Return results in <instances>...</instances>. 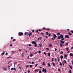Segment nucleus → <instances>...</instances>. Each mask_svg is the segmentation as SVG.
I'll use <instances>...</instances> for the list:
<instances>
[{
	"label": "nucleus",
	"mask_w": 73,
	"mask_h": 73,
	"mask_svg": "<svg viewBox=\"0 0 73 73\" xmlns=\"http://www.w3.org/2000/svg\"><path fill=\"white\" fill-rule=\"evenodd\" d=\"M53 38H52V40H54V39H55V38H57V36L55 34H54L53 35Z\"/></svg>",
	"instance_id": "nucleus-1"
},
{
	"label": "nucleus",
	"mask_w": 73,
	"mask_h": 73,
	"mask_svg": "<svg viewBox=\"0 0 73 73\" xmlns=\"http://www.w3.org/2000/svg\"><path fill=\"white\" fill-rule=\"evenodd\" d=\"M18 34H19L18 35L19 36H23V35H24V34L22 32H19Z\"/></svg>",
	"instance_id": "nucleus-2"
},
{
	"label": "nucleus",
	"mask_w": 73,
	"mask_h": 73,
	"mask_svg": "<svg viewBox=\"0 0 73 73\" xmlns=\"http://www.w3.org/2000/svg\"><path fill=\"white\" fill-rule=\"evenodd\" d=\"M43 72H44V73H46V69H44V68H43V70L42 71Z\"/></svg>",
	"instance_id": "nucleus-3"
},
{
	"label": "nucleus",
	"mask_w": 73,
	"mask_h": 73,
	"mask_svg": "<svg viewBox=\"0 0 73 73\" xmlns=\"http://www.w3.org/2000/svg\"><path fill=\"white\" fill-rule=\"evenodd\" d=\"M32 33H31L29 34H27V36H29V37H30L31 36H32Z\"/></svg>",
	"instance_id": "nucleus-4"
},
{
	"label": "nucleus",
	"mask_w": 73,
	"mask_h": 73,
	"mask_svg": "<svg viewBox=\"0 0 73 73\" xmlns=\"http://www.w3.org/2000/svg\"><path fill=\"white\" fill-rule=\"evenodd\" d=\"M65 38H69V36L68 35H66L65 36Z\"/></svg>",
	"instance_id": "nucleus-5"
},
{
	"label": "nucleus",
	"mask_w": 73,
	"mask_h": 73,
	"mask_svg": "<svg viewBox=\"0 0 73 73\" xmlns=\"http://www.w3.org/2000/svg\"><path fill=\"white\" fill-rule=\"evenodd\" d=\"M34 71H35V72H38V69H35V70Z\"/></svg>",
	"instance_id": "nucleus-6"
},
{
	"label": "nucleus",
	"mask_w": 73,
	"mask_h": 73,
	"mask_svg": "<svg viewBox=\"0 0 73 73\" xmlns=\"http://www.w3.org/2000/svg\"><path fill=\"white\" fill-rule=\"evenodd\" d=\"M60 42H61V43H62V44H64V43H65V42H64L62 40H61Z\"/></svg>",
	"instance_id": "nucleus-7"
},
{
	"label": "nucleus",
	"mask_w": 73,
	"mask_h": 73,
	"mask_svg": "<svg viewBox=\"0 0 73 73\" xmlns=\"http://www.w3.org/2000/svg\"><path fill=\"white\" fill-rule=\"evenodd\" d=\"M64 58H65L66 57H68V55L66 54H64Z\"/></svg>",
	"instance_id": "nucleus-8"
},
{
	"label": "nucleus",
	"mask_w": 73,
	"mask_h": 73,
	"mask_svg": "<svg viewBox=\"0 0 73 73\" xmlns=\"http://www.w3.org/2000/svg\"><path fill=\"white\" fill-rule=\"evenodd\" d=\"M2 68L3 69V70H6L7 69V68L3 67Z\"/></svg>",
	"instance_id": "nucleus-9"
},
{
	"label": "nucleus",
	"mask_w": 73,
	"mask_h": 73,
	"mask_svg": "<svg viewBox=\"0 0 73 73\" xmlns=\"http://www.w3.org/2000/svg\"><path fill=\"white\" fill-rule=\"evenodd\" d=\"M24 53H22V57H24Z\"/></svg>",
	"instance_id": "nucleus-10"
},
{
	"label": "nucleus",
	"mask_w": 73,
	"mask_h": 73,
	"mask_svg": "<svg viewBox=\"0 0 73 73\" xmlns=\"http://www.w3.org/2000/svg\"><path fill=\"white\" fill-rule=\"evenodd\" d=\"M60 38L61 37V38H63L64 37V36H63V35H62V34H61V35H60Z\"/></svg>",
	"instance_id": "nucleus-11"
},
{
	"label": "nucleus",
	"mask_w": 73,
	"mask_h": 73,
	"mask_svg": "<svg viewBox=\"0 0 73 73\" xmlns=\"http://www.w3.org/2000/svg\"><path fill=\"white\" fill-rule=\"evenodd\" d=\"M30 57H32V56H33V54H32L31 53L30 54Z\"/></svg>",
	"instance_id": "nucleus-12"
},
{
	"label": "nucleus",
	"mask_w": 73,
	"mask_h": 73,
	"mask_svg": "<svg viewBox=\"0 0 73 73\" xmlns=\"http://www.w3.org/2000/svg\"><path fill=\"white\" fill-rule=\"evenodd\" d=\"M36 43V42H34V41H33L32 42V44H35Z\"/></svg>",
	"instance_id": "nucleus-13"
},
{
	"label": "nucleus",
	"mask_w": 73,
	"mask_h": 73,
	"mask_svg": "<svg viewBox=\"0 0 73 73\" xmlns=\"http://www.w3.org/2000/svg\"><path fill=\"white\" fill-rule=\"evenodd\" d=\"M4 54H5V52L4 51L3 52V53H2L1 54V56H3V55H4Z\"/></svg>",
	"instance_id": "nucleus-14"
},
{
	"label": "nucleus",
	"mask_w": 73,
	"mask_h": 73,
	"mask_svg": "<svg viewBox=\"0 0 73 73\" xmlns=\"http://www.w3.org/2000/svg\"><path fill=\"white\" fill-rule=\"evenodd\" d=\"M57 39H58V40H60V39H61V38H60V36H58V37L57 38Z\"/></svg>",
	"instance_id": "nucleus-15"
},
{
	"label": "nucleus",
	"mask_w": 73,
	"mask_h": 73,
	"mask_svg": "<svg viewBox=\"0 0 73 73\" xmlns=\"http://www.w3.org/2000/svg\"><path fill=\"white\" fill-rule=\"evenodd\" d=\"M63 58H64V56H63L62 55L60 56V58H61V59H62Z\"/></svg>",
	"instance_id": "nucleus-16"
},
{
	"label": "nucleus",
	"mask_w": 73,
	"mask_h": 73,
	"mask_svg": "<svg viewBox=\"0 0 73 73\" xmlns=\"http://www.w3.org/2000/svg\"><path fill=\"white\" fill-rule=\"evenodd\" d=\"M52 65L53 66H56V65L53 62H52Z\"/></svg>",
	"instance_id": "nucleus-17"
},
{
	"label": "nucleus",
	"mask_w": 73,
	"mask_h": 73,
	"mask_svg": "<svg viewBox=\"0 0 73 73\" xmlns=\"http://www.w3.org/2000/svg\"><path fill=\"white\" fill-rule=\"evenodd\" d=\"M68 33L69 35H70V36H72V33H70V32H68Z\"/></svg>",
	"instance_id": "nucleus-18"
},
{
	"label": "nucleus",
	"mask_w": 73,
	"mask_h": 73,
	"mask_svg": "<svg viewBox=\"0 0 73 73\" xmlns=\"http://www.w3.org/2000/svg\"><path fill=\"white\" fill-rule=\"evenodd\" d=\"M70 56H73V54H72V53H70Z\"/></svg>",
	"instance_id": "nucleus-19"
},
{
	"label": "nucleus",
	"mask_w": 73,
	"mask_h": 73,
	"mask_svg": "<svg viewBox=\"0 0 73 73\" xmlns=\"http://www.w3.org/2000/svg\"><path fill=\"white\" fill-rule=\"evenodd\" d=\"M57 36H59V35H61V34L60 33H57Z\"/></svg>",
	"instance_id": "nucleus-20"
},
{
	"label": "nucleus",
	"mask_w": 73,
	"mask_h": 73,
	"mask_svg": "<svg viewBox=\"0 0 73 73\" xmlns=\"http://www.w3.org/2000/svg\"><path fill=\"white\" fill-rule=\"evenodd\" d=\"M52 43H50V44L49 45V47H52Z\"/></svg>",
	"instance_id": "nucleus-21"
},
{
	"label": "nucleus",
	"mask_w": 73,
	"mask_h": 73,
	"mask_svg": "<svg viewBox=\"0 0 73 73\" xmlns=\"http://www.w3.org/2000/svg\"><path fill=\"white\" fill-rule=\"evenodd\" d=\"M41 39H42V38L41 37H40L39 38H38V40H41Z\"/></svg>",
	"instance_id": "nucleus-22"
},
{
	"label": "nucleus",
	"mask_w": 73,
	"mask_h": 73,
	"mask_svg": "<svg viewBox=\"0 0 73 73\" xmlns=\"http://www.w3.org/2000/svg\"><path fill=\"white\" fill-rule=\"evenodd\" d=\"M69 67L71 69H72V66H71L70 65H69Z\"/></svg>",
	"instance_id": "nucleus-23"
},
{
	"label": "nucleus",
	"mask_w": 73,
	"mask_h": 73,
	"mask_svg": "<svg viewBox=\"0 0 73 73\" xmlns=\"http://www.w3.org/2000/svg\"><path fill=\"white\" fill-rule=\"evenodd\" d=\"M48 55L49 56H50V53L49 52L48 53Z\"/></svg>",
	"instance_id": "nucleus-24"
},
{
	"label": "nucleus",
	"mask_w": 73,
	"mask_h": 73,
	"mask_svg": "<svg viewBox=\"0 0 73 73\" xmlns=\"http://www.w3.org/2000/svg\"><path fill=\"white\" fill-rule=\"evenodd\" d=\"M60 64V65L61 66H62V64L61 62H60L59 63Z\"/></svg>",
	"instance_id": "nucleus-25"
},
{
	"label": "nucleus",
	"mask_w": 73,
	"mask_h": 73,
	"mask_svg": "<svg viewBox=\"0 0 73 73\" xmlns=\"http://www.w3.org/2000/svg\"><path fill=\"white\" fill-rule=\"evenodd\" d=\"M46 34H47V35H49V33H48V32H46Z\"/></svg>",
	"instance_id": "nucleus-26"
},
{
	"label": "nucleus",
	"mask_w": 73,
	"mask_h": 73,
	"mask_svg": "<svg viewBox=\"0 0 73 73\" xmlns=\"http://www.w3.org/2000/svg\"><path fill=\"white\" fill-rule=\"evenodd\" d=\"M39 46L40 47L42 46V44H39Z\"/></svg>",
	"instance_id": "nucleus-27"
},
{
	"label": "nucleus",
	"mask_w": 73,
	"mask_h": 73,
	"mask_svg": "<svg viewBox=\"0 0 73 73\" xmlns=\"http://www.w3.org/2000/svg\"><path fill=\"white\" fill-rule=\"evenodd\" d=\"M35 47H37V44L36 43H35Z\"/></svg>",
	"instance_id": "nucleus-28"
},
{
	"label": "nucleus",
	"mask_w": 73,
	"mask_h": 73,
	"mask_svg": "<svg viewBox=\"0 0 73 73\" xmlns=\"http://www.w3.org/2000/svg\"><path fill=\"white\" fill-rule=\"evenodd\" d=\"M14 70V68H12L11 69V70H12V71L13 70Z\"/></svg>",
	"instance_id": "nucleus-29"
},
{
	"label": "nucleus",
	"mask_w": 73,
	"mask_h": 73,
	"mask_svg": "<svg viewBox=\"0 0 73 73\" xmlns=\"http://www.w3.org/2000/svg\"><path fill=\"white\" fill-rule=\"evenodd\" d=\"M69 73H72V70H70L69 71Z\"/></svg>",
	"instance_id": "nucleus-30"
},
{
	"label": "nucleus",
	"mask_w": 73,
	"mask_h": 73,
	"mask_svg": "<svg viewBox=\"0 0 73 73\" xmlns=\"http://www.w3.org/2000/svg\"><path fill=\"white\" fill-rule=\"evenodd\" d=\"M60 45L61 46H62V44H61V43H60Z\"/></svg>",
	"instance_id": "nucleus-31"
},
{
	"label": "nucleus",
	"mask_w": 73,
	"mask_h": 73,
	"mask_svg": "<svg viewBox=\"0 0 73 73\" xmlns=\"http://www.w3.org/2000/svg\"><path fill=\"white\" fill-rule=\"evenodd\" d=\"M48 66H50V63H48Z\"/></svg>",
	"instance_id": "nucleus-32"
},
{
	"label": "nucleus",
	"mask_w": 73,
	"mask_h": 73,
	"mask_svg": "<svg viewBox=\"0 0 73 73\" xmlns=\"http://www.w3.org/2000/svg\"><path fill=\"white\" fill-rule=\"evenodd\" d=\"M64 63H65V64H66L67 63L66 62V60H64Z\"/></svg>",
	"instance_id": "nucleus-33"
},
{
	"label": "nucleus",
	"mask_w": 73,
	"mask_h": 73,
	"mask_svg": "<svg viewBox=\"0 0 73 73\" xmlns=\"http://www.w3.org/2000/svg\"><path fill=\"white\" fill-rule=\"evenodd\" d=\"M40 34H41V35H45V34H44L43 33H40Z\"/></svg>",
	"instance_id": "nucleus-34"
},
{
	"label": "nucleus",
	"mask_w": 73,
	"mask_h": 73,
	"mask_svg": "<svg viewBox=\"0 0 73 73\" xmlns=\"http://www.w3.org/2000/svg\"><path fill=\"white\" fill-rule=\"evenodd\" d=\"M42 65L44 66L45 65V63H44V62H43L42 63Z\"/></svg>",
	"instance_id": "nucleus-35"
},
{
	"label": "nucleus",
	"mask_w": 73,
	"mask_h": 73,
	"mask_svg": "<svg viewBox=\"0 0 73 73\" xmlns=\"http://www.w3.org/2000/svg\"><path fill=\"white\" fill-rule=\"evenodd\" d=\"M44 54H45V55H46V53L45 52H44Z\"/></svg>",
	"instance_id": "nucleus-36"
},
{
	"label": "nucleus",
	"mask_w": 73,
	"mask_h": 73,
	"mask_svg": "<svg viewBox=\"0 0 73 73\" xmlns=\"http://www.w3.org/2000/svg\"><path fill=\"white\" fill-rule=\"evenodd\" d=\"M63 52L61 51L60 54H63Z\"/></svg>",
	"instance_id": "nucleus-37"
},
{
	"label": "nucleus",
	"mask_w": 73,
	"mask_h": 73,
	"mask_svg": "<svg viewBox=\"0 0 73 73\" xmlns=\"http://www.w3.org/2000/svg\"><path fill=\"white\" fill-rule=\"evenodd\" d=\"M62 63L63 64V66H64V62H62Z\"/></svg>",
	"instance_id": "nucleus-38"
},
{
	"label": "nucleus",
	"mask_w": 73,
	"mask_h": 73,
	"mask_svg": "<svg viewBox=\"0 0 73 73\" xmlns=\"http://www.w3.org/2000/svg\"><path fill=\"white\" fill-rule=\"evenodd\" d=\"M8 53L6 52V53L5 54L6 56L8 55Z\"/></svg>",
	"instance_id": "nucleus-39"
},
{
	"label": "nucleus",
	"mask_w": 73,
	"mask_h": 73,
	"mask_svg": "<svg viewBox=\"0 0 73 73\" xmlns=\"http://www.w3.org/2000/svg\"><path fill=\"white\" fill-rule=\"evenodd\" d=\"M58 71H61V70L60 68H58Z\"/></svg>",
	"instance_id": "nucleus-40"
},
{
	"label": "nucleus",
	"mask_w": 73,
	"mask_h": 73,
	"mask_svg": "<svg viewBox=\"0 0 73 73\" xmlns=\"http://www.w3.org/2000/svg\"><path fill=\"white\" fill-rule=\"evenodd\" d=\"M41 51L40 50H39L38 51V52L39 53H41Z\"/></svg>",
	"instance_id": "nucleus-41"
},
{
	"label": "nucleus",
	"mask_w": 73,
	"mask_h": 73,
	"mask_svg": "<svg viewBox=\"0 0 73 73\" xmlns=\"http://www.w3.org/2000/svg\"><path fill=\"white\" fill-rule=\"evenodd\" d=\"M30 68H32V65H30Z\"/></svg>",
	"instance_id": "nucleus-42"
},
{
	"label": "nucleus",
	"mask_w": 73,
	"mask_h": 73,
	"mask_svg": "<svg viewBox=\"0 0 73 73\" xmlns=\"http://www.w3.org/2000/svg\"><path fill=\"white\" fill-rule=\"evenodd\" d=\"M46 29V28H45V27H43L42 28V29H43L44 30L45 29Z\"/></svg>",
	"instance_id": "nucleus-43"
},
{
	"label": "nucleus",
	"mask_w": 73,
	"mask_h": 73,
	"mask_svg": "<svg viewBox=\"0 0 73 73\" xmlns=\"http://www.w3.org/2000/svg\"><path fill=\"white\" fill-rule=\"evenodd\" d=\"M37 65H38V64H36V65L35 66V67H36V66H37Z\"/></svg>",
	"instance_id": "nucleus-44"
},
{
	"label": "nucleus",
	"mask_w": 73,
	"mask_h": 73,
	"mask_svg": "<svg viewBox=\"0 0 73 73\" xmlns=\"http://www.w3.org/2000/svg\"><path fill=\"white\" fill-rule=\"evenodd\" d=\"M58 62H59V61H60V58H58Z\"/></svg>",
	"instance_id": "nucleus-45"
},
{
	"label": "nucleus",
	"mask_w": 73,
	"mask_h": 73,
	"mask_svg": "<svg viewBox=\"0 0 73 73\" xmlns=\"http://www.w3.org/2000/svg\"><path fill=\"white\" fill-rule=\"evenodd\" d=\"M41 70H40L39 71V73H41Z\"/></svg>",
	"instance_id": "nucleus-46"
},
{
	"label": "nucleus",
	"mask_w": 73,
	"mask_h": 73,
	"mask_svg": "<svg viewBox=\"0 0 73 73\" xmlns=\"http://www.w3.org/2000/svg\"><path fill=\"white\" fill-rule=\"evenodd\" d=\"M29 50H32V47H30V48H29Z\"/></svg>",
	"instance_id": "nucleus-47"
},
{
	"label": "nucleus",
	"mask_w": 73,
	"mask_h": 73,
	"mask_svg": "<svg viewBox=\"0 0 73 73\" xmlns=\"http://www.w3.org/2000/svg\"><path fill=\"white\" fill-rule=\"evenodd\" d=\"M50 29H47V31H50Z\"/></svg>",
	"instance_id": "nucleus-48"
},
{
	"label": "nucleus",
	"mask_w": 73,
	"mask_h": 73,
	"mask_svg": "<svg viewBox=\"0 0 73 73\" xmlns=\"http://www.w3.org/2000/svg\"><path fill=\"white\" fill-rule=\"evenodd\" d=\"M29 46H32V45L30 44H29Z\"/></svg>",
	"instance_id": "nucleus-49"
},
{
	"label": "nucleus",
	"mask_w": 73,
	"mask_h": 73,
	"mask_svg": "<svg viewBox=\"0 0 73 73\" xmlns=\"http://www.w3.org/2000/svg\"><path fill=\"white\" fill-rule=\"evenodd\" d=\"M19 68L20 70H21V66H19Z\"/></svg>",
	"instance_id": "nucleus-50"
},
{
	"label": "nucleus",
	"mask_w": 73,
	"mask_h": 73,
	"mask_svg": "<svg viewBox=\"0 0 73 73\" xmlns=\"http://www.w3.org/2000/svg\"><path fill=\"white\" fill-rule=\"evenodd\" d=\"M34 63V62H32L31 63V64H33Z\"/></svg>",
	"instance_id": "nucleus-51"
},
{
	"label": "nucleus",
	"mask_w": 73,
	"mask_h": 73,
	"mask_svg": "<svg viewBox=\"0 0 73 73\" xmlns=\"http://www.w3.org/2000/svg\"><path fill=\"white\" fill-rule=\"evenodd\" d=\"M61 40H64V38H61Z\"/></svg>",
	"instance_id": "nucleus-52"
},
{
	"label": "nucleus",
	"mask_w": 73,
	"mask_h": 73,
	"mask_svg": "<svg viewBox=\"0 0 73 73\" xmlns=\"http://www.w3.org/2000/svg\"><path fill=\"white\" fill-rule=\"evenodd\" d=\"M11 58V57H7V59H8H8H9V58Z\"/></svg>",
	"instance_id": "nucleus-53"
},
{
	"label": "nucleus",
	"mask_w": 73,
	"mask_h": 73,
	"mask_svg": "<svg viewBox=\"0 0 73 73\" xmlns=\"http://www.w3.org/2000/svg\"><path fill=\"white\" fill-rule=\"evenodd\" d=\"M68 45V43H66V45Z\"/></svg>",
	"instance_id": "nucleus-54"
},
{
	"label": "nucleus",
	"mask_w": 73,
	"mask_h": 73,
	"mask_svg": "<svg viewBox=\"0 0 73 73\" xmlns=\"http://www.w3.org/2000/svg\"><path fill=\"white\" fill-rule=\"evenodd\" d=\"M53 59H54L53 58H52V61H54Z\"/></svg>",
	"instance_id": "nucleus-55"
},
{
	"label": "nucleus",
	"mask_w": 73,
	"mask_h": 73,
	"mask_svg": "<svg viewBox=\"0 0 73 73\" xmlns=\"http://www.w3.org/2000/svg\"><path fill=\"white\" fill-rule=\"evenodd\" d=\"M67 50H69V48H66V49Z\"/></svg>",
	"instance_id": "nucleus-56"
},
{
	"label": "nucleus",
	"mask_w": 73,
	"mask_h": 73,
	"mask_svg": "<svg viewBox=\"0 0 73 73\" xmlns=\"http://www.w3.org/2000/svg\"><path fill=\"white\" fill-rule=\"evenodd\" d=\"M25 35H26L27 34V32L25 33Z\"/></svg>",
	"instance_id": "nucleus-57"
},
{
	"label": "nucleus",
	"mask_w": 73,
	"mask_h": 73,
	"mask_svg": "<svg viewBox=\"0 0 73 73\" xmlns=\"http://www.w3.org/2000/svg\"><path fill=\"white\" fill-rule=\"evenodd\" d=\"M46 49H47V50H49V48H46Z\"/></svg>",
	"instance_id": "nucleus-58"
},
{
	"label": "nucleus",
	"mask_w": 73,
	"mask_h": 73,
	"mask_svg": "<svg viewBox=\"0 0 73 73\" xmlns=\"http://www.w3.org/2000/svg\"><path fill=\"white\" fill-rule=\"evenodd\" d=\"M14 69L15 70V71H16V68H14Z\"/></svg>",
	"instance_id": "nucleus-59"
},
{
	"label": "nucleus",
	"mask_w": 73,
	"mask_h": 73,
	"mask_svg": "<svg viewBox=\"0 0 73 73\" xmlns=\"http://www.w3.org/2000/svg\"><path fill=\"white\" fill-rule=\"evenodd\" d=\"M71 33H73V30L71 31Z\"/></svg>",
	"instance_id": "nucleus-60"
},
{
	"label": "nucleus",
	"mask_w": 73,
	"mask_h": 73,
	"mask_svg": "<svg viewBox=\"0 0 73 73\" xmlns=\"http://www.w3.org/2000/svg\"><path fill=\"white\" fill-rule=\"evenodd\" d=\"M28 66H29V65H27L26 66V68H28Z\"/></svg>",
	"instance_id": "nucleus-61"
},
{
	"label": "nucleus",
	"mask_w": 73,
	"mask_h": 73,
	"mask_svg": "<svg viewBox=\"0 0 73 73\" xmlns=\"http://www.w3.org/2000/svg\"><path fill=\"white\" fill-rule=\"evenodd\" d=\"M38 30L39 31H41V30L40 29H39Z\"/></svg>",
	"instance_id": "nucleus-62"
},
{
	"label": "nucleus",
	"mask_w": 73,
	"mask_h": 73,
	"mask_svg": "<svg viewBox=\"0 0 73 73\" xmlns=\"http://www.w3.org/2000/svg\"><path fill=\"white\" fill-rule=\"evenodd\" d=\"M50 34H49V35H48V36H49V37H50Z\"/></svg>",
	"instance_id": "nucleus-63"
},
{
	"label": "nucleus",
	"mask_w": 73,
	"mask_h": 73,
	"mask_svg": "<svg viewBox=\"0 0 73 73\" xmlns=\"http://www.w3.org/2000/svg\"><path fill=\"white\" fill-rule=\"evenodd\" d=\"M55 51H56L57 50V49L56 48H55Z\"/></svg>",
	"instance_id": "nucleus-64"
}]
</instances>
